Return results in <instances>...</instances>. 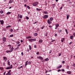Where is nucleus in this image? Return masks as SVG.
I'll list each match as a JSON object with an SVG mask.
<instances>
[{
    "mask_svg": "<svg viewBox=\"0 0 75 75\" xmlns=\"http://www.w3.org/2000/svg\"><path fill=\"white\" fill-rule=\"evenodd\" d=\"M28 40L29 41L32 42H34V41H36V39H29Z\"/></svg>",
    "mask_w": 75,
    "mask_h": 75,
    "instance_id": "nucleus-1",
    "label": "nucleus"
},
{
    "mask_svg": "<svg viewBox=\"0 0 75 75\" xmlns=\"http://www.w3.org/2000/svg\"><path fill=\"white\" fill-rule=\"evenodd\" d=\"M38 2H34L33 4V6H37V5H38Z\"/></svg>",
    "mask_w": 75,
    "mask_h": 75,
    "instance_id": "nucleus-2",
    "label": "nucleus"
},
{
    "mask_svg": "<svg viewBox=\"0 0 75 75\" xmlns=\"http://www.w3.org/2000/svg\"><path fill=\"white\" fill-rule=\"evenodd\" d=\"M43 18L45 19L47 18H48V16L47 15H45L43 17Z\"/></svg>",
    "mask_w": 75,
    "mask_h": 75,
    "instance_id": "nucleus-3",
    "label": "nucleus"
},
{
    "mask_svg": "<svg viewBox=\"0 0 75 75\" xmlns=\"http://www.w3.org/2000/svg\"><path fill=\"white\" fill-rule=\"evenodd\" d=\"M2 39L4 42H6V38L3 37L2 38Z\"/></svg>",
    "mask_w": 75,
    "mask_h": 75,
    "instance_id": "nucleus-4",
    "label": "nucleus"
},
{
    "mask_svg": "<svg viewBox=\"0 0 75 75\" xmlns=\"http://www.w3.org/2000/svg\"><path fill=\"white\" fill-rule=\"evenodd\" d=\"M55 26L56 27L55 28V29H57V28H58V27H59V24H55Z\"/></svg>",
    "mask_w": 75,
    "mask_h": 75,
    "instance_id": "nucleus-5",
    "label": "nucleus"
},
{
    "mask_svg": "<svg viewBox=\"0 0 75 75\" xmlns=\"http://www.w3.org/2000/svg\"><path fill=\"white\" fill-rule=\"evenodd\" d=\"M37 58H38V59H41L42 60V59H44L41 56H39L38 57H37Z\"/></svg>",
    "mask_w": 75,
    "mask_h": 75,
    "instance_id": "nucleus-6",
    "label": "nucleus"
},
{
    "mask_svg": "<svg viewBox=\"0 0 75 75\" xmlns=\"http://www.w3.org/2000/svg\"><path fill=\"white\" fill-rule=\"evenodd\" d=\"M47 23L49 24H51V21H50V20L49 19L47 20Z\"/></svg>",
    "mask_w": 75,
    "mask_h": 75,
    "instance_id": "nucleus-7",
    "label": "nucleus"
},
{
    "mask_svg": "<svg viewBox=\"0 0 75 75\" xmlns=\"http://www.w3.org/2000/svg\"><path fill=\"white\" fill-rule=\"evenodd\" d=\"M0 22L1 23V25H3V24H4V21L3 20L0 21Z\"/></svg>",
    "mask_w": 75,
    "mask_h": 75,
    "instance_id": "nucleus-8",
    "label": "nucleus"
},
{
    "mask_svg": "<svg viewBox=\"0 0 75 75\" xmlns=\"http://www.w3.org/2000/svg\"><path fill=\"white\" fill-rule=\"evenodd\" d=\"M11 69V67H8L6 68V69Z\"/></svg>",
    "mask_w": 75,
    "mask_h": 75,
    "instance_id": "nucleus-9",
    "label": "nucleus"
},
{
    "mask_svg": "<svg viewBox=\"0 0 75 75\" xmlns=\"http://www.w3.org/2000/svg\"><path fill=\"white\" fill-rule=\"evenodd\" d=\"M74 37L73 35L70 36L69 38L71 40H73V38H74Z\"/></svg>",
    "mask_w": 75,
    "mask_h": 75,
    "instance_id": "nucleus-10",
    "label": "nucleus"
},
{
    "mask_svg": "<svg viewBox=\"0 0 75 75\" xmlns=\"http://www.w3.org/2000/svg\"><path fill=\"white\" fill-rule=\"evenodd\" d=\"M32 38V36H30L28 37H26V39H28L29 38Z\"/></svg>",
    "mask_w": 75,
    "mask_h": 75,
    "instance_id": "nucleus-11",
    "label": "nucleus"
},
{
    "mask_svg": "<svg viewBox=\"0 0 75 75\" xmlns=\"http://www.w3.org/2000/svg\"><path fill=\"white\" fill-rule=\"evenodd\" d=\"M13 1H14V0H10L9 1V3H12Z\"/></svg>",
    "mask_w": 75,
    "mask_h": 75,
    "instance_id": "nucleus-12",
    "label": "nucleus"
},
{
    "mask_svg": "<svg viewBox=\"0 0 75 75\" xmlns=\"http://www.w3.org/2000/svg\"><path fill=\"white\" fill-rule=\"evenodd\" d=\"M62 68V65H60L58 67H57V69H59V68Z\"/></svg>",
    "mask_w": 75,
    "mask_h": 75,
    "instance_id": "nucleus-13",
    "label": "nucleus"
},
{
    "mask_svg": "<svg viewBox=\"0 0 75 75\" xmlns=\"http://www.w3.org/2000/svg\"><path fill=\"white\" fill-rule=\"evenodd\" d=\"M7 64L8 65H9V66H10V62L9 61V60H8L7 61Z\"/></svg>",
    "mask_w": 75,
    "mask_h": 75,
    "instance_id": "nucleus-14",
    "label": "nucleus"
},
{
    "mask_svg": "<svg viewBox=\"0 0 75 75\" xmlns=\"http://www.w3.org/2000/svg\"><path fill=\"white\" fill-rule=\"evenodd\" d=\"M36 10L37 11H40L42 10V9H39L38 8H36Z\"/></svg>",
    "mask_w": 75,
    "mask_h": 75,
    "instance_id": "nucleus-15",
    "label": "nucleus"
},
{
    "mask_svg": "<svg viewBox=\"0 0 75 75\" xmlns=\"http://www.w3.org/2000/svg\"><path fill=\"white\" fill-rule=\"evenodd\" d=\"M3 58L4 61H7V59L6 57H4Z\"/></svg>",
    "mask_w": 75,
    "mask_h": 75,
    "instance_id": "nucleus-16",
    "label": "nucleus"
},
{
    "mask_svg": "<svg viewBox=\"0 0 75 75\" xmlns=\"http://www.w3.org/2000/svg\"><path fill=\"white\" fill-rule=\"evenodd\" d=\"M13 50H14V48H13V47H12L11 49V50H10L11 52H13Z\"/></svg>",
    "mask_w": 75,
    "mask_h": 75,
    "instance_id": "nucleus-17",
    "label": "nucleus"
},
{
    "mask_svg": "<svg viewBox=\"0 0 75 75\" xmlns=\"http://www.w3.org/2000/svg\"><path fill=\"white\" fill-rule=\"evenodd\" d=\"M6 52L7 53H9V52H11V51H10V50H7Z\"/></svg>",
    "mask_w": 75,
    "mask_h": 75,
    "instance_id": "nucleus-18",
    "label": "nucleus"
},
{
    "mask_svg": "<svg viewBox=\"0 0 75 75\" xmlns=\"http://www.w3.org/2000/svg\"><path fill=\"white\" fill-rule=\"evenodd\" d=\"M67 73L68 74H71V72L70 71H68L67 72Z\"/></svg>",
    "mask_w": 75,
    "mask_h": 75,
    "instance_id": "nucleus-19",
    "label": "nucleus"
},
{
    "mask_svg": "<svg viewBox=\"0 0 75 75\" xmlns=\"http://www.w3.org/2000/svg\"><path fill=\"white\" fill-rule=\"evenodd\" d=\"M23 66H21L20 67H18V69H21V68H23Z\"/></svg>",
    "mask_w": 75,
    "mask_h": 75,
    "instance_id": "nucleus-20",
    "label": "nucleus"
},
{
    "mask_svg": "<svg viewBox=\"0 0 75 75\" xmlns=\"http://www.w3.org/2000/svg\"><path fill=\"white\" fill-rule=\"evenodd\" d=\"M29 48L30 50H31V46L30 45H29Z\"/></svg>",
    "mask_w": 75,
    "mask_h": 75,
    "instance_id": "nucleus-21",
    "label": "nucleus"
},
{
    "mask_svg": "<svg viewBox=\"0 0 75 75\" xmlns=\"http://www.w3.org/2000/svg\"><path fill=\"white\" fill-rule=\"evenodd\" d=\"M44 14H48V13L46 11L44 12Z\"/></svg>",
    "mask_w": 75,
    "mask_h": 75,
    "instance_id": "nucleus-22",
    "label": "nucleus"
},
{
    "mask_svg": "<svg viewBox=\"0 0 75 75\" xmlns=\"http://www.w3.org/2000/svg\"><path fill=\"white\" fill-rule=\"evenodd\" d=\"M65 31L66 33L67 34H68V30H67V29H65Z\"/></svg>",
    "mask_w": 75,
    "mask_h": 75,
    "instance_id": "nucleus-23",
    "label": "nucleus"
},
{
    "mask_svg": "<svg viewBox=\"0 0 75 75\" xmlns=\"http://www.w3.org/2000/svg\"><path fill=\"white\" fill-rule=\"evenodd\" d=\"M45 60L46 61H48L49 60V59H48V58H47L46 59H45Z\"/></svg>",
    "mask_w": 75,
    "mask_h": 75,
    "instance_id": "nucleus-24",
    "label": "nucleus"
},
{
    "mask_svg": "<svg viewBox=\"0 0 75 75\" xmlns=\"http://www.w3.org/2000/svg\"><path fill=\"white\" fill-rule=\"evenodd\" d=\"M28 61H26L25 62V66H26V65H27V64H28Z\"/></svg>",
    "mask_w": 75,
    "mask_h": 75,
    "instance_id": "nucleus-25",
    "label": "nucleus"
},
{
    "mask_svg": "<svg viewBox=\"0 0 75 75\" xmlns=\"http://www.w3.org/2000/svg\"><path fill=\"white\" fill-rule=\"evenodd\" d=\"M42 42V40H39V42L40 43L41 42Z\"/></svg>",
    "mask_w": 75,
    "mask_h": 75,
    "instance_id": "nucleus-26",
    "label": "nucleus"
},
{
    "mask_svg": "<svg viewBox=\"0 0 75 75\" xmlns=\"http://www.w3.org/2000/svg\"><path fill=\"white\" fill-rule=\"evenodd\" d=\"M50 20L51 21H52L53 20V18L52 17H51L50 18Z\"/></svg>",
    "mask_w": 75,
    "mask_h": 75,
    "instance_id": "nucleus-27",
    "label": "nucleus"
},
{
    "mask_svg": "<svg viewBox=\"0 0 75 75\" xmlns=\"http://www.w3.org/2000/svg\"><path fill=\"white\" fill-rule=\"evenodd\" d=\"M69 15H68L67 16V20L69 19Z\"/></svg>",
    "mask_w": 75,
    "mask_h": 75,
    "instance_id": "nucleus-28",
    "label": "nucleus"
},
{
    "mask_svg": "<svg viewBox=\"0 0 75 75\" xmlns=\"http://www.w3.org/2000/svg\"><path fill=\"white\" fill-rule=\"evenodd\" d=\"M62 30H60L58 31V32L59 33H61L62 32Z\"/></svg>",
    "mask_w": 75,
    "mask_h": 75,
    "instance_id": "nucleus-29",
    "label": "nucleus"
},
{
    "mask_svg": "<svg viewBox=\"0 0 75 75\" xmlns=\"http://www.w3.org/2000/svg\"><path fill=\"white\" fill-rule=\"evenodd\" d=\"M69 68V66L68 65L67 66V67H66V69H68Z\"/></svg>",
    "mask_w": 75,
    "mask_h": 75,
    "instance_id": "nucleus-30",
    "label": "nucleus"
},
{
    "mask_svg": "<svg viewBox=\"0 0 75 75\" xmlns=\"http://www.w3.org/2000/svg\"><path fill=\"white\" fill-rule=\"evenodd\" d=\"M38 35V34L37 33H35L34 34V36H37V35Z\"/></svg>",
    "mask_w": 75,
    "mask_h": 75,
    "instance_id": "nucleus-31",
    "label": "nucleus"
},
{
    "mask_svg": "<svg viewBox=\"0 0 75 75\" xmlns=\"http://www.w3.org/2000/svg\"><path fill=\"white\" fill-rule=\"evenodd\" d=\"M0 13L1 14H3V13H4V11H0Z\"/></svg>",
    "mask_w": 75,
    "mask_h": 75,
    "instance_id": "nucleus-32",
    "label": "nucleus"
},
{
    "mask_svg": "<svg viewBox=\"0 0 75 75\" xmlns=\"http://www.w3.org/2000/svg\"><path fill=\"white\" fill-rule=\"evenodd\" d=\"M52 6H53V7L54 8L55 7V4H53L52 5Z\"/></svg>",
    "mask_w": 75,
    "mask_h": 75,
    "instance_id": "nucleus-33",
    "label": "nucleus"
},
{
    "mask_svg": "<svg viewBox=\"0 0 75 75\" xmlns=\"http://www.w3.org/2000/svg\"><path fill=\"white\" fill-rule=\"evenodd\" d=\"M27 7L28 9H30V7L28 6H27Z\"/></svg>",
    "mask_w": 75,
    "mask_h": 75,
    "instance_id": "nucleus-34",
    "label": "nucleus"
},
{
    "mask_svg": "<svg viewBox=\"0 0 75 75\" xmlns=\"http://www.w3.org/2000/svg\"><path fill=\"white\" fill-rule=\"evenodd\" d=\"M0 69H1V70H3V67H0Z\"/></svg>",
    "mask_w": 75,
    "mask_h": 75,
    "instance_id": "nucleus-35",
    "label": "nucleus"
},
{
    "mask_svg": "<svg viewBox=\"0 0 75 75\" xmlns=\"http://www.w3.org/2000/svg\"><path fill=\"white\" fill-rule=\"evenodd\" d=\"M11 13V12H8L7 13V14H10Z\"/></svg>",
    "mask_w": 75,
    "mask_h": 75,
    "instance_id": "nucleus-36",
    "label": "nucleus"
},
{
    "mask_svg": "<svg viewBox=\"0 0 75 75\" xmlns=\"http://www.w3.org/2000/svg\"><path fill=\"white\" fill-rule=\"evenodd\" d=\"M11 27V26L10 25H9L8 26H7L6 27V28H9V27Z\"/></svg>",
    "mask_w": 75,
    "mask_h": 75,
    "instance_id": "nucleus-37",
    "label": "nucleus"
},
{
    "mask_svg": "<svg viewBox=\"0 0 75 75\" xmlns=\"http://www.w3.org/2000/svg\"><path fill=\"white\" fill-rule=\"evenodd\" d=\"M26 18L27 20H28L29 19V17L28 16H26Z\"/></svg>",
    "mask_w": 75,
    "mask_h": 75,
    "instance_id": "nucleus-38",
    "label": "nucleus"
},
{
    "mask_svg": "<svg viewBox=\"0 0 75 75\" xmlns=\"http://www.w3.org/2000/svg\"><path fill=\"white\" fill-rule=\"evenodd\" d=\"M28 0H24V3H26L27 1Z\"/></svg>",
    "mask_w": 75,
    "mask_h": 75,
    "instance_id": "nucleus-39",
    "label": "nucleus"
},
{
    "mask_svg": "<svg viewBox=\"0 0 75 75\" xmlns=\"http://www.w3.org/2000/svg\"><path fill=\"white\" fill-rule=\"evenodd\" d=\"M22 17H23V16H22V15L20 16V18H22Z\"/></svg>",
    "mask_w": 75,
    "mask_h": 75,
    "instance_id": "nucleus-40",
    "label": "nucleus"
},
{
    "mask_svg": "<svg viewBox=\"0 0 75 75\" xmlns=\"http://www.w3.org/2000/svg\"><path fill=\"white\" fill-rule=\"evenodd\" d=\"M13 37V35L12 34L10 35V37Z\"/></svg>",
    "mask_w": 75,
    "mask_h": 75,
    "instance_id": "nucleus-41",
    "label": "nucleus"
},
{
    "mask_svg": "<svg viewBox=\"0 0 75 75\" xmlns=\"http://www.w3.org/2000/svg\"><path fill=\"white\" fill-rule=\"evenodd\" d=\"M17 44H20V42L18 41L16 43Z\"/></svg>",
    "mask_w": 75,
    "mask_h": 75,
    "instance_id": "nucleus-42",
    "label": "nucleus"
},
{
    "mask_svg": "<svg viewBox=\"0 0 75 75\" xmlns=\"http://www.w3.org/2000/svg\"><path fill=\"white\" fill-rule=\"evenodd\" d=\"M13 29H11L10 30V32H13Z\"/></svg>",
    "mask_w": 75,
    "mask_h": 75,
    "instance_id": "nucleus-43",
    "label": "nucleus"
},
{
    "mask_svg": "<svg viewBox=\"0 0 75 75\" xmlns=\"http://www.w3.org/2000/svg\"><path fill=\"white\" fill-rule=\"evenodd\" d=\"M10 72H11V70H9L8 73V74H10Z\"/></svg>",
    "mask_w": 75,
    "mask_h": 75,
    "instance_id": "nucleus-44",
    "label": "nucleus"
},
{
    "mask_svg": "<svg viewBox=\"0 0 75 75\" xmlns=\"http://www.w3.org/2000/svg\"><path fill=\"white\" fill-rule=\"evenodd\" d=\"M62 72H64L65 71V70H64V69H62Z\"/></svg>",
    "mask_w": 75,
    "mask_h": 75,
    "instance_id": "nucleus-45",
    "label": "nucleus"
},
{
    "mask_svg": "<svg viewBox=\"0 0 75 75\" xmlns=\"http://www.w3.org/2000/svg\"><path fill=\"white\" fill-rule=\"evenodd\" d=\"M30 51V50H29V49H27V51L28 52H29V51Z\"/></svg>",
    "mask_w": 75,
    "mask_h": 75,
    "instance_id": "nucleus-46",
    "label": "nucleus"
},
{
    "mask_svg": "<svg viewBox=\"0 0 75 75\" xmlns=\"http://www.w3.org/2000/svg\"><path fill=\"white\" fill-rule=\"evenodd\" d=\"M21 54L22 56H23V55H24V54L23 53V52H22Z\"/></svg>",
    "mask_w": 75,
    "mask_h": 75,
    "instance_id": "nucleus-47",
    "label": "nucleus"
},
{
    "mask_svg": "<svg viewBox=\"0 0 75 75\" xmlns=\"http://www.w3.org/2000/svg\"><path fill=\"white\" fill-rule=\"evenodd\" d=\"M73 66L75 67V63H74L73 64Z\"/></svg>",
    "mask_w": 75,
    "mask_h": 75,
    "instance_id": "nucleus-48",
    "label": "nucleus"
},
{
    "mask_svg": "<svg viewBox=\"0 0 75 75\" xmlns=\"http://www.w3.org/2000/svg\"><path fill=\"white\" fill-rule=\"evenodd\" d=\"M31 62H28V64L29 65H30V64H31Z\"/></svg>",
    "mask_w": 75,
    "mask_h": 75,
    "instance_id": "nucleus-49",
    "label": "nucleus"
},
{
    "mask_svg": "<svg viewBox=\"0 0 75 75\" xmlns=\"http://www.w3.org/2000/svg\"><path fill=\"white\" fill-rule=\"evenodd\" d=\"M40 54V52H38L37 53H36V54H37V55L39 54Z\"/></svg>",
    "mask_w": 75,
    "mask_h": 75,
    "instance_id": "nucleus-50",
    "label": "nucleus"
},
{
    "mask_svg": "<svg viewBox=\"0 0 75 75\" xmlns=\"http://www.w3.org/2000/svg\"><path fill=\"white\" fill-rule=\"evenodd\" d=\"M54 41H55V40H52L51 41L52 42H54Z\"/></svg>",
    "mask_w": 75,
    "mask_h": 75,
    "instance_id": "nucleus-51",
    "label": "nucleus"
},
{
    "mask_svg": "<svg viewBox=\"0 0 75 75\" xmlns=\"http://www.w3.org/2000/svg\"><path fill=\"white\" fill-rule=\"evenodd\" d=\"M51 52H52V50H50V52H49V53H50V54H51Z\"/></svg>",
    "mask_w": 75,
    "mask_h": 75,
    "instance_id": "nucleus-52",
    "label": "nucleus"
},
{
    "mask_svg": "<svg viewBox=\"0 0 75 75\" xmlns=\"http://www.w3.org/2000/svg\"><path fill=\"white\" fill-rule=\"evenodd\" d=\"M44 28V26H43L41 27V29H43Z\"/></svg>",
    "mask_w": 75,
    "mask_h": 75,
    "instance_id": "nucleus-53",
    "label": "nucleus"
},
{
    "mask_svg": "<svg viewBox=\"0 0 75 75\" xmlns=\"http://www.w3.org/2000/svg\"><path fill=\"white\" fill-rule=\"evenodd\" d=\"M6 71H5V72L4 73V75H6Z\"/></svg>",
    "mask_w": 75,
    "mask_h": 75,
    "instance_id": "nucleus-54",
    "label": "nucleus"
},
{
    "mask_svg": "<svg viewBox=\"0 0 75 75\" xmlns=\"http://www.w3.org/2000/svg\"><path fill=\"white\" fill-rule=\"evenodd\" d=\"M37 23H38V22H35V23H33L34 24H37Z\"/></svg>",
    "mask_w": 75,
    "mask_h": 75,
    "instance_id": "nucleus-55",
    "label": "nucleus"
},
{
    "mask_svg": "<svg viewBox=\"0 0 75 75\" xmlns=\"http://www.w3.org/2000/svg\"><path fill=\"white\" fill-rule=\"evenodd\" d=\"M73 35H74V37H75V33H73Z\"/></svg>",
    "mask_w": 75,
    "mask_h": 75,
    "instance_id": "nucleus-56",
    "label": "nucleus"
},
{
    "mask_svg": "<svg viewBox=\"0 0 75 75\" xmlns=\"http://www.w3.org/2000/svg\"><path fill=\"white\" fill-rule=\"evenodd\" d=\"M60 71H61V70H58V71H57V72H60Z\"/></svg>",
    "mask_w": 75,
    "mask_h": 75,
    "instance_id": "nucleus-57",
    "label": "nucleus"
},
{
    "mask_svg": "<svg viewBox=\"0 0 75 75\" xmlns=\"http://www.w3.org/2000/svg\"><path fill=\"white\" fill-rule=\"evenodd\" d=\"M21 42H23V40H21Z\"/></svg>",
    "mask_w": 75,
    "mask_h": 75,
    "instance_id": "nucleus-58",
    "label": "nucleus"
},
{
    "mask_svg": "<svg viewBox=\"0 0 75 75\" xmlns=\"http://www.w3.org/2000/svg\"><path fill=\"white\" fill-rule=\"evenodd\" d=\"M34 48H37V46H36V45H34Z\"/></svg>",
    "mask_w": 75,
    "mask_h": 75,
    "instance_id": "nucleus-59",
    "label": "nucleus"
},
{
    "mask_svg": "<svg viewBox=\"0 0 75 75\" xmlns=\"http://www.w3.org/2000/svg\"><path fill=\"white\" fill-rule=\"evenodd\" d=\"M65 62L64 61H63L62 62V63H63V64H64V63H65Z\"/></svg>",
    "mask_w": 75,
    "mask_h": 75,
    "instance_id": "nucleus-60",
    "label": "nucleus"
},
{
    "mask_svg": "<svg viewBox=\"0 0 75 75\" xmlns=\"http://www.w3.org/2000/svg\"><path fill=\"white\" fill-rule=\"evenodd\" d=\"M12 65H12V64H11V66H10V67H11V69H12Z\"/></svg>",
    "mask_w": 75,
    "mask_h": 75,
    "instance_id": "nucleus-61",
    "label": "nucleus"
},
{
    "mask_svg": "<svg viewBox=\"0 0 75 75\" xmlns=\"http://www.w3.org/2000/svg\"><path fill=\"white\" fill-rule=\"evenodd\" d=\"M62 6H61V7H60V10H62Z\"/></svg>",
    "mask_w": 75,
    "mask_h": 75,
    "instance_id": "nucleus-62",
    "label": "nucleus"
},
{
    "mask_svg": "<svg viewBox=\"0 0 75 75\" xmlns=\"http://www.w3.org/2000/svg\"><path fill=\"white\" fill-rule=\"evenodd\" d=\"M20 45H21V44H19V45H18V47H20Z\"/></svg>",
    "mask_w": 75,
    "mask_h": 75,
    "instance_id": "nucleus-63",
    "label": "nucleus"
},
{
    "mask_svg": "<svg viewBox=\"0 0 75 75\" xmlns=\"http://www.w3.org/2000/svg\"><path fill=\"white\" fill-rule=\"evenodd\" d=\"M41 62H44V60H42Z\"/></svg>",
    "mask_w": 75,
    "mask_h": 75,
    "instance_id": "nucleus-64",
    "label": "nucleus"
}]
</instances>
